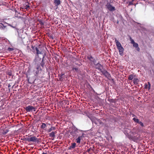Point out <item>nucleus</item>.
I'll return each instance as SVG.
<instances>
[{"label": "nucleus", "instance_id": "obj_31", "mask_svg": "<svg viewBox=\"0 0 154 154\" xmlns=\"http://www.w3.org/2000/svg\"><path fill=\"white\" fill-rule=\"evenodd\" d=\"M7 24H8V25L9 26H10L11 27H12L13 28H15V27L14 26H12V25H11V24H9V23H6Z\"/></svg>", "mask_w": 154, "mask_h": 154}, {"label": "nucleus", "instance_id": "obj_25", "mask_svg": "<svg viewBox=\"0 0 154 154\" xmlns=\"http://www.w3.org/2000/svg\"><path fill=\"white\" fill-rule=\"evenodd\" d=\"M55 129V128L54 127H51L50 128V129L48 131V132H50L52 130H54Z\"/></svg>", "mask_w": 154, "mask_h": 154}, {"label": "nucleus", "instance_id": "obj_29", "mask_svg": "<svg viewBox=\"0 0 154 154\" xmlns=\"http://www.w3.org/2000/svg\"><path fill=\"white\" fill-rule=\"evenodd\" d=\"M148 85H149V87L148 88V90H149V89H150L151 85H150V83L149 82H148Z\"/></svg>", "mask_w": 154, "mask_h": 154}, {"label": "nucleus", "instance_id": "obj_30", "mask_svg": "<svg viewBox=\"0 0 154 154\" xmlns=\"http://www.w3.org/2000/svg\"><path fill=\"white\" fill-rule=\"evenodd\" d=\"M13 50H14L13 48H8V50L9 51H12Z\"/></svg>", "mask_w": 154, "mask_h": 154}, {"label": "nucleus", "instance_id": "obj_14", "mask_svg": "<svg viewBox=\"0 0 154 154\" xmlns=\"http://www.w3.org/2000/svg\"><path fill=\"white\" fill-rule=\"evenodd\" d=\"M82 138V136H79L76 140V142L77 143H80L81 138Z\"/></svg>", "mask_w": 154, "mask_h": 154}, {"label": "nucleus", "instance_id": "obj_22", "mask_svg": "<svg viewBox=\"0 0 154 154\" xmlns=\"http://www.w3.org/2000/svg\"><path fill=\"white\" fill-rule=\"evenodd\" d=\"M133 46L136 48H137L138 47V45L137 43L135 42L133 44Z\"/></svg>", "mask_w": 154, "mask_h": 154}, {"label": "nucleus", "instance_id": "obj_10", "mask_svg": "<svg viewBox=\"0 0 154 154\" xmlns=\"http://www.w3.org/2000/svg\"><path fill=\"white\" fill-rule=\"evenodd\" d=\"M70 134L74 138H76L78 136V133L75 132L74 131H72L70 133Z\"/></svg>", "mask_w": 154, "mask_h": 154}, {"label": "nucleus", "instance_id": "obj_38", "mask_svg": "<svg viewBox=\"0 0 154 154\" xmlns=\"http://www.w3.org/2000/svg\"><path fill=\"white\" fill-rule=\"evenodd\" d=\"M91 150L90 149H88V151L89 152Z\"/></svg>", "mask_w": 154, "mask_h": 154}, {"label": "nucleus", "instance_id": "obj_18", "mask_svg": "<svg viewBox=\"0 0 154 154\" xmlns=\"http://www.w3.org/2000/svg\"><path fill=\"white\" fill-rule=\"evenodd\" d=\"M1 30H4L6 27V26H4L3 24L1 23Z\"/></svg>", "mask_w": 154, "mask_h": 154}, {"label": "nucleus", "instance_id": "obj_17", "mask_svg": "<svg viewBox=\"0 0 154 154\" xmlns=\"http://www.w3.org/2000/svg\"><path fill=\"white\" fill-rule=\"evenodd\" d=\"M133 120L135 122L137 123H139L140 122L139 120L136 118H134Z\"/></svg>", "mask_w": 154, "mask_h": 154}, {"label": "nucleus", "instance_id": "obj_39", "mask_svg": "<svg viewBox=\"0 0 154 154\" xmlns=\"http://www.w3.org/2000/svg\"><path fill=\"white\" fill-rule=\"evenodd\" d=\"M0 25H1V26H0V29H1V23H0Z\"/></svg>", "mask_w": 154, "mask_h": 154}, {"label": "nucleus", "instance_id": "obj_45", "mask_svg": "<svg viewBox=\"0 0 154 154\" xmlns=\"http://www.w3.org/2000/svg\"><path fill=\"white\" fill-rule=\"evenodd\" d=\"M9 90L10 91V88H9Z\"/></svg>", "mask_w": 154, "mask_h": 154}, {"label": "nucleus", "instance_id": "obj_8", "mask_svg": "<svg viewBox=\"0 0 154 154\" xmlns=\"http://www.w3.org/2000/svg\"><path fill=\"white\" fill-rule=\"evenodd\" d=\"M44 57H45V56H44L42 58V60H41V59L40 61H39V63L40 64V66H41L42 67H44V65L45 64V63L44 62Z\"/></svg>", "mask_w": 154, "mask_h": 154}, {"label": "nucleus", "instance_id": "obj_28", "mask_svg": "<svg viewBox=\"0 0 154 154\" xmlns=\"http://www.w3.org/2000/svg\"><path fill=\"white\" fill-rule=\"evenodd\" d=\"M138 123H139L141 126H142V127L144 126V125L142 122H140Z\"/></svg>", "mask_w": 154, "mask_h": 154}, {"label": "nucleus", "instance_id": "obj_7", "mask_svg": "<svg viewBox=\"0 0 154 154\" xmlns=\"http://www.w3.org/2000/svg\"><path fill=\"white\" fill-rule=\"evenodd\" d=\"M94 65H95V68L100 70H101V69L103 68V66L99 63H97V64L95 63Z\"/></svg>", "mask_w": 154, "mask_h": 154}, {"label": "nucleus", "instance_id": "obj_36", "mask_svg": "<svg viewBox=\"0 0 154 154\" xmlns=\"http://www.w3.org/2000/svg\"><path fill=\"white\" fill-rule=\"evenodd\" d=\"M11 85H10V84H9L8 85V87L9 88L10 87H11Z\"/></svg>", "mask_w": 154, "mask_h": 154}, {"label": "nucleus", "instance_id": "obj_24", "mask_svg": "<svg viewBox=\"0 0 154 154\" xmlns=\"http://www.w3.org/2000/svg\"><path fill=\"white\" fill-rule=\"evenodd\" d=\"M76 144L75 143H74L72 144L71 147L72 148L74 149V148L76 146Z\"/></svg>", "mask_w": 154, "mask_h": 154}, {"label": "nucleus", "instance_id": "obj_12", "mask_svg": "<svg viewBox=\"0 0 154 154\" xmlns=\"http://www.w3.org/2000/svg\"><path fill=\"white\" fill-rule=\"evenodd\" d=\"M104 75L106 77L109 79L111 77L110 74L107 72H105V73H104Z\"/></svg>", "mask_w": 154, "mask_h": 154}, {"label": "nucleus", "instance_id": "obj_13", "mask_svg": "<svg viewBox=\"0 0 154 154\" xmlns=\"http://www.w3.org/2000/svg\"><path fill=\"white\" fill-rule=\"evenodd\" d=\"M60 0H54V3L56 6H57L60 4Z\"/></svg>", "mask_w": 154, "mask_h": 154}, {"label": "nucleus", "instance_id": "obj_4", "mask_svg": "<svg viewBox=\"0 0 154 154\" xmlns=\"http://www.w3.org/2000/svg\"><path fill=\"white\" fill-rule=\"evenodd\" d=\"M106 6L110 11H112L116 10L115 7L112 6L109 3H107Z\"/></svg>", "mask_w": 154, "mask_h": 154}, {"label": "nucleus", "instance_id": "obj_6", "mask_svg": "<svg viewBox=\"0 0 154 154\" xmlns=\"http://www.w3.org/2000/svg\"><path fill=\"white\" fill-rule=\"evenodd\" d=\"M37 140V138L35 136H33L30 137H29L26 139V140L29 142H35Z\"/></svg>", "mask_w": 154, "mask_h": 154}, {"label": "nucleus", "instance_id": "obj_44", "mask_svg": "<svg viewBox=\"0 0 154 154\" xmlns=\"http://www.w3.org/2000/svg\"><path fill=\"white\" fill-rule=\"evenodd\" d=\"M9 74V75H11L10 74Z\"/></svg>", "mask_w": 154, "mask_h": 154}, {"label": "nucleus", "instance_id": "obj_32", "mask_svg": "<svg viewBox=\"0 0 154 154\" xmlns=\"http://www.w3.org/2000/svg\"><path fill=\"white\" fill-rule=\"evenodd\" d=\"M73 70H75V71H76V72H78V71H79V69H78V68H73Z\"/></svg>", "mask_w": 154, "mask_h": 154}, {"label": "nucleus", "instance_id": "obj_46", "mask_svg": "<svg viewBox=\"0 0 154 154\" xmlns=\"http://www.w3.org/2000/svg\"><path fill=\"white\" fill-rule=\"evenodd\" d=\"M1 83V82H0V84Z\"/></svg>", "mask_w": 154, "mask_h": 154}, {"label": "nucleus", "instance_id": "obj_2", "mask_svg": "<svg viewBox=\"0 0 154 154\" xmlns=\"http://www.w3.org/2000/svg\"><path fill=\"white\" fill-rule=\"evenodd\" d=\"M115 42L117 48L119 51V54L121 56H122L123 54L124 48L122 46L120 43L116 39H115Z\"/></svg>", "mask_w": 154, "mask_h": 154}, {"label": "nucleus", "instance_id": "obj_20", "mask_svg": "<svg viewBox=\"0 0 154 154\" xmlns=\"http://www.w3.org/2000/svg\"><path fill=\"white\" fill-rule=\"evenodd\" d=\"M46 127V125L44 123H42V125H41V128L42 129L45 128Z\"/></svg>", "mask_w": 154, "mask_h": 154}, {"label": "nucleus", "instance_id": "obj_34", "mask_svg": "<svg viewBox=\"0 0 154 154\" xmlns=\"http://www.w3.org/2000/svg\"><path fill=\"white\" fill-rule=\"evenodd\" d=\"M145 87L146 88H147L148 85L147 84H145Z\"/></svg>", "mask_w": 154, "mask_h": 154}, {"label": "nucleus", "instance_id": "obj_40", "mask_svg": "<svg viewBox=\"0 0 154 154\" xmlns=\"http://www.w3.org/2000/svg\"><path fill=\"white\" fill-rule=\"evenodd\" d=\"M16 29L17 30V32L18 33H19V31H18V29Z\"/></svg>", "mask_w": 154, "mask_h": 154}, {"label": "nucleus", "instance_id": "obj_42", "mask_svg": "<svg viewBox=\"0 0 154 154\" xmlns=\"http://www.w3.org/2000/svg\"><path fill=\"white\" fill-rule=\"evenodd\" d=\"M133 116V117H134V116H135V115H133V116Z\"/></svg>", "mask_w": 154, "mask_h": 154}, {"label": "nucleus", "instance_id": "obj_35", "mask_svg": "<svg viewBox=\"0 0 154 154\" xmlns=\"http://www.w3.org/2000/svg\"><path fill=\"white\" fill-rule=\"evenodd\" d=\"M137 50L138 51H139L140 50V48H139L138 47H137Z\"/></svg>", "mask_w": 154, "mask_h": 154}, {"label": "nucleus", "instance_id": "obj_3", "mask_svg": "<svg viewBox=\"0 0 154 154\" xmlns=\"http://www.w3.org/2000/svg\"><path fill=\"white\" fill-rule=\"evenodd\" d=\"M123 131L124 133L126 135H128L131 133L132 134L134 135L136 134L135 133L132 132V131H131L129 129L127 128H124Z\"/></svg>", "mask_w": 154, "mask_h": 154}, {"label": "nucleus", "instance_id": "obj_21", "mask_svg": "<svg viewBox=\"0 0 154 154\" xmlns=\"http://www.w3.org/2000/svg\"><path fill=\"white\" fill-rule=\"evenodd\" d=\"M134 83H137L139 82L138 79H137L135 78L133 80Z\"/></svg>", "mask_w": 154, "mask_h": 154}, {"label": "nucleus", "instance_id": "obj_11", "mask_svg": "<svg viewBox=\"0 0 154 154\" xmlns=\"http://www.w3.org/2000/svg\"><path fill=\"white\" fill-rule=\"evenodd\" d=\"M88 58L89 60H90V61L93 62L94 64H95V63H96V61L92 56L88 57Z\"/></svg>", "mask_w": 154, "mask_h": 154}, {"label": "nucleus", "instance_id": "obj_33", "mask_svg": "<svg viewBox=\"0 0 154 154\" xmlns=\"http://www.w3.org/2000/svg\"><path fill=\"white\" fill-rule=\"evenodd\" d=\"M133 5V3H132V2H129V5Z\"/></svg>", "mask_w": 154, "mask_h": 154}, {"label": "nucleus", "instance_id": "obj_5", "mask_svg": "<svg viewBox=\"0 0 154 154\" xmlns=\"http://www.w3.org/2000/svg\"><path fill=\"white\" fill-rule=\"evenodd\" d=\"M25 109L27 112H32L33 110L35 111L34 107L31 106H28L26 107L25 108Z\"/></svg>", "mask_w": 154, "mask_h": 154}, {"label": "nucleus", "instance_id": "obj_23", "mask_svg": "<svg viewBox=\"0 0 154 154\" xmlns=\"http://www.w3.org/2000/svg\"><path fill=\"white\" fill-rule=\"evenodd\" d=\"M100 71L103 75L104 74V73H105V72H107L106 70L104 69H102Z\"/></svg>", "mask_w": 154, "mask_h": 154}, {"label": "nucleus", "instance_id": "obj_16", "mask_svg": "<svg viewBox=\"0 0 154 154\" xmlns=\"http://www.w3.org/2000/svg\"><path fill=\"white\" fill-rule=\"evenodd\" d=\"M55 133L54 132H52L49 134L50 137H55Z\"/></svg>", "mask_w": 154, "mask_h": 154}, {"label": "nucleus", "instance_id": "obj_26", "mask_svg": "<svg viewBox=\"0 0 154 154\" xmlns=\"http://www.w3.org/2000/svg\"><path fill=\"white\" fill-rule=\"evenodd\" d=\"M130 41L131 42V43L132 44H133L135 42H134V40L131 38V37H130Z\"/></svg>", "mask_w": 154, "mask_h": 154}, {"label": "nucleus", "instance_id": "obj_37", "mask_svg": "<svg viewBox=\"0 0 154 154\" xmlns=\"http://www.w3.org/2000/svg\"><path fill=\"white\" fill-rule=\"evenodd\" d=\"M92 123H94L95 124H97L96 122H95L94 121H92Z\"/></svg>", "mask_w": 154, "mask_h": 154}, {"label": "nucleus", "instance_id": "obj_43", "mask_svg": "<svg viewBox=\"0 0 154 154\" xmlns=\"http://www.w3.org/2000/svg\"><path fill=\"white\" fill-rule=\"evenodd\" d=\"M134 1V0H132V2H133Z\"/></svg>", "mask_w": 154, "mask_h": 154}, {"label": "nucleus", "instance_id": "obj_15", "mask_svg": "<svg viewBox=\"0 0 154 154\" xmlns=\"http://www.w3.org/2000/svg\"><path fill=\"white\" fill-rule=\"evenodd\" d=\"M35 50H36V54H37L38 55V54H42V52H41V51H39L38 49V48H37V47H36V48H35ZM38 55H37L36 56V57L35 58H36V57H37V56H38ZM35 59H36V58H35Z\"/></svg>", "mask_w": 154, "mask_h": 154}, {"label": "nucleus", "instance_id": "obj_19", "mask_svg": "<svg viewBox=\"0 0 154 154\" xmlns=\"http://www.w3.org/2000/svg\"><path fill=\"white\" fill-rule=\"evenodd\" d=\"M128 79L129 80H131L133 79V76L132 75H129Z\"/></svg>", "mask_w": 154, "mask_h": 154}, {"label": "nucleus", "instance_id": "obj_1", "mask_svg": "<svg viewBox=\"0 0 154 154\" xmlns=\"http://www.w3.org/2000/svg\"><path fill=\"white\" fill-rule=\"evenodd\" d=\"M41 58H40L39 56L34 60L35 62V67L33 69L32 72L34 75L36 77H38L41 74L42 69L39 63V61H40Z\"/></svg>", "mask_w": 154, "mask_h": 154}, {"label": "nucleus", "instance_id": "obj_27", "mask_svg": "<svg viewBox=\"0 0 154 154\" xmlns=\"http://www.w3.org/2000/svg\"><path fill=\"white\" fill-rule=\"evenodd\" d=\"M72 131H74L75 132L79 133L78 129L77 128H74Z\"/></svg>", "mask_w": 154, "mask_h": 154}, {"label": "nucleus", "instance_id": "obj_9", "mask_svg": "<svg viewBox=\"0 0 154 154\" xmlns=\"http://www.w3.org/2000/svg\"><path fill=\"white\" fill-rule=\"evenodd\" d=\"M44 57H45V56H44L42 58V60H41V59L40 61H39V63L40 64V66H41L42 67H44V65L45 64V63L44 62Z\"/></svg>", "mask_w": 154, "mask_h": 154}, {"label": "nucleus", "instance_id": "obj_41", "mask_svg": "<svg viewBox=\"0 0 154 154\" xmlns=\"http://www.w3.org/2000/svg\"><path fill=\"white\" fill-rule=\"evenodd\" d=\"M42 154H47L46 153L43 152Z\"/></svg>", "mask_w": 154, "mask_h": 154}]
</instances>
